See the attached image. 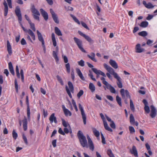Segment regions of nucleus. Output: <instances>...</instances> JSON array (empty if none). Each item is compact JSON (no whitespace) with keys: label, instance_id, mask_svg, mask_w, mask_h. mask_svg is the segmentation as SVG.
Listing matches in <instances>:
<instances>
[{"label":"nucleus","instance_id":"37","mask_svg":"<svg viewBox=\"0 0 157 157\" xmlns=\"http://www.w3.org/2000/svg\"><path fill=\"white\" fill-rule=\"evenodd\" d=\"M138 35L139 36L145 37L147 35V33L146 31H142L138 33Z\"/></svg>","mask_w":157,"mask_h":157},{"label":"nucleus","instance_id":"25","mask_svg":"<svg viewBox=\"0 0 157 157\" xmlns=\"http://www.w3.org/2000/svg\"><path fill=\"white\" fill-rule=\"evenodd\" d=\"M3 4L5 7L4 15L5 16H6L8 13V6L5 0L4 1Z\"/></svg>","mask_w":157,"mask_h":157},{"label":"nucleus","instance_id":"63","mask_svg":"<svg viewBox=\"0 0 157 157\" xmlns=\"http://www.w3.org/2000/svg\"><path fill=\"white\" fill-rule=\"evenodd\" d=\"M106 98H108L109 100H110L111 101H113V97L110 95H107L106 96Z\"/></svg>","mask_w":157,"mask_h":157},{"label":"nucleus","instance_id":"40","mask_svg":"<svg viewBox=\"0 0 157 157\" xmlns=\"http://www.w3.org/2000/svg\"><path fill=\"white\" fill-rule=\"evenodd\" d=\"M64 113L66 116L67 117L68 116H71V113L68 109L66 110H65Z\"/></svg>","mask_w":157,"mask_h":157},{"label":"nucleus","instance_id":"45","mask_svg":"<svg viewBox=\"0 0 157 157\" xmlns=\"http://www.w3.org/2000/svg\"><path fill=\"white\" fill-rule=\"evenodd\" d=\"M20 74L21 76V81L24 82V75L23 71L22 69H21L20 70Z\"/></svg>","mask_w":157,"mask_h":157},{"label":"nucleus","instance_id":"24","mask_svg":"<svg viewBox=\"0 0 157 157\" xmlns=\"http://www.w3.org/2000/svg\"><path fill=\"white\" fill-rule=\"evenodd\" d=\"M76 71L78 75L79 76L80 78L83 81H85V79L84 77L83 76L82 74L80 69L78 68H77L76 69Z\"/></svg>","mask_w":157,"mask_h":157},{"label":"nucleus","instance_id":"44","mask_svg":"<svg viewBox=\"0 0 157 157\" xmlns=\"http://www.w3.org/2000/svg\"><path fill=\"white\" fill-rule=\"evenodd\" d=\"M12 136L13 138L15 140H16L17 137V134L14 129L13 130L12 132Z\"/></svg>","mask_w":157,"mask_h":157},{"label":"nucleus","instance_id":"56","mask_svg":"<svg viewBox=\"0 0 157 157\" xmlns=\"http://www.w3.org/2000/svg\"><path fill=\"white\" fill-rule=\"evenodd\" d=\"M58 132L59 134L63 135L64 136L65 135V132H64V131H63L61 128H59L58 130Z\"/></svg>","mask_w":157,"mask_h":157},{"label":"nucleus","instance_id":"7","mask_svg":"<svg viewBox=\"0 0 157 157\" xmlns=\"http://www.w3.org/2000/svg\"><path fill=\"white\" fill-rule=\"evenodd\" d=\"M78 107L79 109L81 111L82 118L83 120V123L84 124H86V114L84 112L83 109L81 105L79 103L78 104Z\"/></svg>","mask_w":157,"mask_h":157},{"label":"nucleus","instance_id":"13","mask_svg":"<svg viewBox=\"0 0 157 157\" xmlns=\"http://www.w3.org/2000/svg\"><path fill=\"white\" fill-rule=\"evenodd\" d=\"M143 102L144 105V109L145 112L147 113H149L150 112V109L147 101L146 100L144 99L143 100Z\"/></svg>","mask_w":157,"mask_h":157},{"label":"nucleus","instance_id":"38","mask_svg":"<svg viewBox=\"0 0 157 157\" xmlns=\"http://www.w3.org/2000/svg\"><path fill=\"white\" fill-rule=\"evenodd\" d=\"M130 108L134 112L135 110V107L133 102V101L131 99L130 100Z\"/></svg>","mask_w":157,"mask_h":157},{"label":"nucleus","instance_id":"64","mask_svg":"<svg viewBox=\"0 0 157 157\" xmlns=\"http://www.w3.org/2000/svg\"><path fill=\"white\" fill-rule=\"evenodd\" d=\"M33 17L36 20L39 21H40V18H39V17L38 16L35 15V14H34L33 15Z\"/></svg>","mask_w":157,"mask_h":157},{"label":"nucleus","instance_id":"20","mask_svg":"<svg viewBox=\"0 0 157 157\" xmlns=\"http://www.w3.org/2000/svg\"><path fill=\"white\" fill-rule=\"evenodd\" d=\"M7 50L10 55H11L12 54V50L11 45L9 40L7 41Z\"/></svg>","mask_w":157,"mask_h":157},{"label":"nucleus","instance_id":"17","mask_svg":"<svg viewBox=\"0 0 157 157\" xmlns=\"http://www.w3.org/2000/svg\"><path fill=\"white\" fill-rule=\"evenodd\" d=\"M49 120L51 123H52L54 121L55 124L57 123L56 118L55 116V113H52L49 118Z\"/></svg>","mask_w":157,"mask_h":157},{"label":"nucleus","instance_id":"22","mask_svg":"<svg viewBox=\"0 0 157 157\" xmlns=\"http://www.w3.org/2000/svg\"><path fill=\"white\" fill-rule=\"evenodd\" d=\"M143 3L147 9L152 8L154 6L151 2H149L147 4L145 1H143Z\"/></svg>","mask_w":157,"mask_h":157},{"label":"nucleus","instance_id":"50","mask_svg":"<svg viewBox=\"0 0 157 157\" xmlns=\"http://www.w3.org/2000/svg\"><path fill=\"white\" fill-rule=\"evenodd\" d=\"M65 67L67 69V71L68 73H70V65L69 63H67L65 65Z\"/></svg>","mask_w":157,"mask_h":157},{"label":"nucleus","instance_id":"32","mask_svg":"<svg viewBox=\"0 0 157 157\" xmlns=\"http://www.w3.org/2000/svg\"><path fill=\"white\" fill-rule=\"evenodd\" d=\"M89 88L92 92H93L95 90V86L92 83H90L89 85Z\"/></svg>","mask_w":157,"mask_h":157},{"label":"nucleus","instance_id":"35","mask_svg":"<svg viewBox=\"0 0 157 157\" xmlns=\"http://www.w3.org/2000/svg\"><path fill=\"white\" fill-rule=\"evenodd\" d=\"M53 56L56 62H58L59 61V58L57 56V53L55 51H53L52 53Z\"/></svg>","mask_w":157,"mask_h":157},{"label":"nucleus","instance_id":"27","mask_svg":"<svg viewBox=\"0 0 157 157\" xmlns=\"http://www.w3.org/2000/svg\"><path fill=\"white\" fill-rule=\"evenodd\" d=\"M90 55H87V57L94 62H97V60L95 58V54L94 52H91L90 53Z\"/></svg>","mask_w":157,"mask_h":157},{"label":"nucleus","instance_id":"5","mask_svg":"<svg viewBox=\"0 0 157 157\" xmlns=\"http://www.w3.org/2000/svg\"><path fill=\"white\" fill-rule=\"evenodd\" d=\"M0 140L1 141L0 145L2 147H4L6 145V142L7 143V145L8 146H10L11 144L10 142H11V141H10L9 143L8 139L5 138L4 136L3 135H1L0 136Z\"/></svg>","mask_w":157,"mask_h":157},{"label":"nucleus","instance_id":"8","mask_svg":"<svg viewBox=\"0 0 157 157\" xmlns=\"http://www.w3.org/2000/svg\"><path fill=\"white\" fill-rule=\"evenodd\" d=\"M78 34L81 36L83 37L88 42L91 44H93L94 42V40L92 39L91 37L83 33L80 31L78 32Z\"/></svg>","mask_w":157,"mask_h":157},{"label":"nucleus","instance_id":"52","mask_svg":"<svg viewBox=\"0 0 157 157\" xmlns=\"http://www.w3.org/2000/svg\"><path fill=\"white\" fill-rule=\"evenodd\" d=\"M61 121H62V124L63 126L65 127L66 128L67 126V122L63 118L61 119Z\"/></svg>","mask_w":157,"mask_h":157},{"label":"nucleus","instance_id":"57","mask_svg":"<svg viewBox=\"0 0 157 157\" xmlns=\"http://www.w3.org/2000/svg\"><path fill=\"white\" fill-rule=\"evenodd\" d=\"M110 87L111 88L109 89L110 91L113 93L115 94L116 93V90L112 86Z\"/></svg>","mask_w":157,"mask_h":157},{"label":"nucleus","instance_id":"33","mask_svg":"<svg viewBox=\"0 0 157 157\" xmlns=\"http://www.w3.org/2000/svg\"><path fill=\"white\" fill-rule=\"evenodd\" d=\"M148 23L147 21H143L141 23L140 25L142 28H146L148 26Z\"/></svg>","mask_w":157,"mask_h":157},{"label":"nucleus","instance_id":"41","mask_svg":"<svg viewBox=\"0 0 157 157\" xmlns=\"http://www.w3.org/2000/svg\"><path fill=\"white\" fill-rule=\"evenodd\" d=\"M29 23L30 25L31 29H32L33 31L35 32L36 29L35 27L34 24L32 23L31 21H29Z\"/></svg>","mask_w":157,"mask_h":157},{"label":"nucleus","instance_id":"31","mask_svg":"<svg viewBox=\"0 0 157 157\" xmlns=\"http://www.w3.org/2000/svg\"><path fill=\"white\" fill-rule=\"evenodd\" d=\"M55 33L58 36H62V33L60 29L57 27L55 28Z\"/></svg>","mask_w":157,"mask_h":157},{"label":"nucleus","instance_id":"48","mask_svg":"<svg viewBox=\"0 0 157 157\" xmlns=\"http://www.w3.org/2000/svg\"><path fill=\"white\" fill-rule=\"evenodd\" d=\"M72 104L73 105L74 107L75 108V111L77 112L78 111V109L76 104V103L75 100L73 99L72 100Z\"/></svg>","mask_w":157,"mask_h":157},{"label":"nucleus","instance_id":"19","mask_svg":"<svg viewBox=\"0 0 157 157\" xmlns=\"http://www.w3.org/2000/svg\"><path fill=\"white\" fill-rule=\"evenodd\" d=\"M36 33L37 34L39 40L41 42L42 45H44V41L41 33L38 30L36 31Z\"/></svg>","mask_w":157,"mask_h":157},{"label":"nucleus","instance_id":"26","mask_svg":"<svg viewBox=\"0 0 157 157\" xmlns=\"http://www.w3.org/2000/svg\"><path fill=\"white\" fill-rule=\"evenodd\" d=\"M8 65L9 68L10 72L13 75H14L15 73L12 63L10 62L8 63Z\"/></svg>","mask_w":157,"mask_h":157},{"label":"nucleus","instance_id":"61","mask_svg":"<svg viewBox=\"0 0 157 157\" xmlns=\"http://www.w3.org/2000/svg\"><path fill=\"white\" fill-rule=\"evenodd\" d=\"M73 19L74 20V21L77 24H78L79 25L80 24V22L78 20V19L76 18V17H73Z\"/></svg>","mask_w":157,"mask_h":157},{"label":"nucleus","instance_id":"55","mask_svg":"<svg viewBox=\"0 0 157 157\" xmlns=\"http://www.w3.org/2000/svg\"><path fill=\"white\" fill-rule=\"evenodd\" d=\"M21 44L22 45H25L27 44L24 38H23L21 39Z\"/></svg>","mask_w":157,"mask_h":157},{"label":"nucleus","instance_id":"10","mask_svg":"<svg viewBox=\"0 0 157 157\" xmlns=\"http://www.w3.org/2000/svg\"><path fill=\"white\" fill-rule=\"evenodd\" d=\"M151 109V113L150 116L152 118H154L157 115V110L153 105L150 106Z\"/></svg>","mask_w":157,"mask_h":157},{"label":"nucleus","instance_id":"51","mask_svg":"<svg viewBox=\"0 0 157 157\" xmlns=\"http://www.w3.org/2000/svg\"><path fill=\"white\" fill-rule=\"evenodd\" d=\"M14 84H15V88L16 89V90L17 92H18V84L17 82V79L16 78L14 80Z\"/></svg>","mask_w":157,"mask_h":157},{"label":"nucleus","instance_id":"43","mask_svg":"<svg viewBox=\"0 0 157 157\" xmlns=\"http://www.w3.org/2000/svg\"><path fill=\"white\" fill-rule=\"evenodd\" d=\"M107 154L109 157H115L113 154L111 150L110 149H108L107 151Z\"/></svg>","mask_w":157,"mask_h":157},{"label":"nucleus","instance_id":"15","mask_svg":"<svg viewBox=\"0 0 157 157\" xmlns=\"http://www.w3.org/2000/svg\"><path fill=\"white\" fill-rule=\"evenodd\" d=\"M40 11L45 21H47L48 19V15L47 13L42 8L40 9Z\"/></svg>","mask_w":157,"mask_h":157},{"label":"nucleus","instance_id":"18","mask_svg":"<svg viewBox=\"0 0 157 157\" xmlns=\"http://www.w3.org/2000/svg\"><path fill=\"white\" fill-rule=\"evenodd\" d=\"M31 10L32 13L34 14H35L38 16H40V14L39 12L37 9L35 8L34 5H33L31 6Z\"/></svg>","mask_w":157,"mask_h":157},{"label":"nucleus","instance_id":"6","mask_svg":"<svg viewBox=\"0 0 157 157\" xmlns=\"http://www.w3.org/2000/svg\"><path fill=\"white\" fill-rule=\"evenodd\" d=\"M73 39L75 42L78 48L81 50V51L85 53L86 52V51L84 49L82 46V41L76 37H74Z\"/></svg>","mask_w":157,"mask_h":157},{"label":"nucleus","instance_id":"29","mask_svg":"<svg viewBox=\"0 0 157 157\" xmlns=\"http://www.w3.org/2000/svg\"><path fill=\"white\" fill-rule=\"evenodd\" d=\"M103 124L106 130L111 132L113 131V130L109 126L106 121H103Z\"/></svg>","mask_w":157,"mask_h":157},{"label":"nucleus","instance_id":"11","mask_svg":"<svg viewBox=\"0 0 157 157\" xmlns=\"http://www.w3.org/2000/svg\"><path fill=\"white\" fill-rule=\"evenodd\" d=\"M50 11L52 14V18L54 22L57 24L59 23V21L58 20V18L57 15L55 13L52 9H50Z\"/></svg>","mask_w":157,"mask_h":157},{"label":"nucleus","instance_id":"58","mask_svg":"<svg viewBox=\"0 0 157 157\" xmlns=\"http://www.w3.org/2000/svg\"><path fill=\"white\" fill-rule=\"evenodd\" d=\"M153 15L148 14L147 17H146V19L147 20H150L153 18Z\"/></svg>","mask_w":157,"mask_h":157},{"label":"nucleus","instance_id":"39","mask_svg":"<svg viewBox=\"0 0 157 157\" xmlns=\"http://www.w3.org/2000/svg\"><path fill=\"white\" fill-rule=\"evenodd\" d=\"M89 73L88 74V76L90 77L94 81H96V79L95 78L93 77V73L92 71L90 70H89Z\"/></svg>","mask_w":157,"mask_h":157},{"label":"nucleus","instance_id":"54","mask_svg":"<svg viewBox=\"0 0 157 157\" xmlns=\"http://www.w3.org/2000/svg\"><path fill=\"white\" fill-rule=\"evenodd\" d=\"M81 23L82 25L86 29H89V28L87 26L85 22H83L82 21H81Z\"/></svg>","mask_w":157,"mask_h":157},{"label":"nucleus","instance_id":"3","mask_svg":"<svg viewBox=\"0 0 157 157\" xmlns=\"http://www.w3.org/2000/svg\"><path fill=\"white\" fill-rule=\"evenodd\" d=\"M77 136L81 145L83 147L87 146V141L86 137L81 131H78Z\"/></svg>","mask_w":157,"mask_h":157},{"label":"nucleus","instance_id":"23","mask_svg":"<svg viewBox=\"0 0 157 157\" xmlns=\"http://www.w3.org/2000/svg\"><path fill=\"white\" fill-rule=\"evenodd\" d=\"M131 153L132 154H133L136 157H138V153L136 147L133 145L132 147V150L131 151Z\"/></svg>","mask_w":157,"mask_h":157},{"label":"nucleus","instance_id":"34","mask_svg":"<svg viewBox=\"0 0 157 157\" xmlns=\"http://www.w3.org/2000/svg\"><path fill=\"white\" fill-rule=\"evenodd\" d=\"M130 122L132 124H134L135 120L134 116L132 114H131L130 116Z\"/></svg>","mask_w":157,"mask_h":157},{"label":"nucleus","instance_id":"46","mask_svg":"<svg viewBox=\"0 0 157 157\" xmlns=\"http://www.w3.org/2000/svg\"><path fill=\"white\" fill-rule=\"evenodd\" d=\"M129 129L130 133H133L135 132V130L133 127L132 126H129Z\"/></svg>","mask_w":157,"mask_h":157},{"label":"nucleus","instance_id":"14","mask_svg":"<svg viewBox=\"0 0 157 157\" xmlns=\"http://www.w3.org/2000/svg\"><path fill=\"white\" fill-rule=\"evenodd\" d=\"M91 70L94 73L98 75H101L103 77H106L105 74L100 70H98L95 68H91Z\"/></svg>","mask_w":157,"mask_h":157},{"label":"nucleus","instance_id":"2","mask_svg":"<svg viewBox=\"0 0 157 157\" xmlns=\"http://www.w3.org/2000/svg\"><path fill=\"white\" fill-rule=\"evenodd\" d=\"M109 73L113 75L114 78L117 79V85L119 88H121L122 87V84L121 82V78L114 71V69L112 67H109V69L107 70Z\"/></svg>","mask_w":157,"mask_h":157},{"label":"nucleus","instance_id":"16","mask_svg":"<svg viewBox=\"0 0 157 157\" xmlns=\"http://www.w3.org/2000/svg\"><path fill=\"white\" fill-rule=\"evenodd\" d=\"M135 49L136 53H141L144 51V48H141L140 44H138L136 45Z\"/></svg>","mask_w":157,"mask_h":157},{"label":"nucleus","instance_id":"62","mask_svg":"<svg viewBox=\"0 0 157 157\" xmlns=\"http://www.w3.org/2000/svg\"><path fill=\"white\" fill-rule=\"evenodd\" d=\"M56 140H53L52 142V144L54 147H56Z\"/></svg>","mask_w":157,"mask_h":157},{"label":"nucleus","instance_id":"42","mask_svg":"<svg viewBox=\"0 0 157 157\" xmlns=\"http://www.w3.org/2000/svg\"><path fill=\"white\" fill-rule=\"evenodd\" d=\"M93 132L94 135L97 137H98L100 135L99 132L95 128H94Z\"/></svg>","mask_w":157,"mask_h":157},{"label":"nucleus","instance_id":"4","mask_svg":"<svg viewBox=\"0 0 157 157\" xmlns=\"http://www.w3.org/2000/svg\"><path fill=\"white\" fill-rule=\"evenodd\" d=\"M68 84L69 89L68 88L67 86H65L66 90L70 98H72V97L71 94V92L72 93H74V87L72 83L70 81L68 82Z\"/></svg>","mask_w":157,"mask_h":157},{"label":"nucleus","instance_id":"36","mask_svg":"<svg viewBox=\"0 0 157 157\" xmlns=\"http://www.w3.org/2000/svg\"><path fill=\"white\" fill-rule=\"evenodd\" d=\"M116 101L117 102L118 104L120 106H121L122 103L121 98H120L118 95H117L116 96Z\"/></svg>","mask_w":157,"mask_h":157},{"label":"nucleus","instance_id":"53","mask_svg":"<svg viewBox=\"0 0 157 157\" xmlns=\"http://www.w3.org/2000/svg\"><path fill=\"white\" fill-rule=\"evenodd\" d=\"M78 64L81 67L84 66V62L83 60H81L78 62Z\"/></svg>","mask_w":157,"mask_h":157},{"label":"nucleus","instance_id":"1","mask_svg":"<svg viewBox=\"0 0 157 157\" xmlns=\"http://www.w3.org/2000/svg\"><path fill=\"white\" fill-rule=\"evenodd\" d=\"M15 12L16 16L18 17V20L19 21V23L20 24V25L23 30L25 32L28 33L31 36L33 40H35V36L34 33L30 29H29L28 30H27V29H25V28L23 27L21 23V21L22 20V15L19 6H17L16 7L15 10Z\"/></svg>","mask_w":157,"mask_h":157},{"label":"nucleus","instance_id":"30","mask_svg":"<svg viewBox=\"0 0 157 157\" xmlns=\"http://www.w3.org/2000/svg\"><path fill=\"white\" fill-rule=\"evenodd\" d=\"M52 38L53 46L54 47H56L57 45V44L56 40L55 35L54 33H52Z\"/></svg>","mask_w":157,"mask_h":157},{"label":"nucleus","instance_id":"59","mask_svg":"<svg viewBox=\"0 0 157 157\" xmlns=\"http://www.w3.org/2000/svg\"><path fill=\"white\" fill-rule=\"evenodd\" d=\"M90 149L92 151H93L94 149V146L93 144H89Z\"/></svg>","mask_w":157,"mask_h":157},{"label":"nucleus","instance_id":"9","mask_svg":"<svg viewBox=\"0 0 157 157\" xmlns=\"http://www.w3.org/2000/svg\"><path fill=\"white\" fill-rule=\"evenodd\" d=\"M120 93L123 98H124L125 97L124 94V93H125L127 98H129L130 99H131V96L129 94V93L127 90H124L123 89H121L120 90Z\"/></svg>","mask_w":157,"mask_h":157},{"label":"nucleus","instance_id":"60","mask_svg":"<svg viewBox=\"0 0 157 157\" xmlns=\"http://www.w3.org/2000/svg\"><path fill=\"white\" fill-rule=\"evenodd\" d=\"M111 123L110 124L111 127L115 129L116 128V126L114 121H112Z\"/></svg>","mask_w":157,"mask_h":157},{"label":"nucleus","instance_id":"49","mask_svg":"<svg viewBox=\"0 0 157 157\" xmlns=\"http://www.w3.org/2000/svg\"><path fill=\"white\" fill-rule=\"evenodd\" d=\"M83 93L84 92L82 90H80L77 94V97L79 98L83 94Z\"/></svg>","mask_w":157,"mask_h":157},{"label":"nucleus","instance_id":"28","mask_svg":"<svg viewBox=\"0 0 157 157\" xmlns=\"http://www.w3.org/2000/svg\"><path fill=\"white\" fill-rule=\"evenodd\" d=\"M111 66L115 69H117L118 67L117 64L115 61L112 59H110L109 62Z\"/></svg>","mask_w":157,"mask_h":157},{"label":"nucleus","instance_id":"47","mask_svg":"<svg viewBox=\"0 0 157 157\" xmlns=\"http://www.w3.org/2000/svg\"><path fill=\"white\" fill-rule=\"evenodd\" d=\"M22 137L25 144L26 145H28V142L27 141V140L26 136H25L24 134H22Z\"/></svg>","mask_w":157,"mask_h":157},{"label":"nucleus","instance_id":"12","mask_svg":"<svg viewBox=\"0 0 157 157\" xmlns=\"http://www.w3.org/2000/svg\"><path fill=\"white\" fill-rule=\"evenodd\" d=\"M26 102L27 105V116L29 120L30 118V109L29 104V98L28 96H26Z\"/></svg>","mask_w":157,"mask_h":157},{"label":"nucleus","instance_id":"21","mask_svg":"<svg viewBox=\"0 0 157 157\" xmlns=\"http://www.w3.org/2000/svg\"><path fill=\"white\" fill-rule=\"evenodd\" d=\"M23 122V127L24 131H26L27 129V119L25 117L24 119L22 121Z\"/></svg>","mask_w":157,"mask_h":157}]
</instances>
